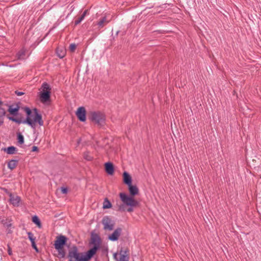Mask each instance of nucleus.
<instances>
[{
    "instance_id": "f257e3e1",
    "label": "nucleus",
    "mask_w": 261,
    "mask_h": 261,
    "mask_svg": "<svg viewBox=\"0 0 261 261\" xmlns=\"http://www.w3.org/2000/svg\"><path fill=\"white\" fill-rule=\"evenodd\" d=\"M101 242L99 235L92 232L89 243V246L92 245V247L85 253V255H81L82 253L79 252L77 247L73 246L71 249L69 250L67 255L69 261H90L100 249Z\"/></svg>"
},
{
    "instance_id": "f03ea898",
    "label": "nucleus",
    "mask_w": 261,
    "mask_h": 261,
    "mask_svg": "<svg viewBox=\"0 0 261 261\" xmlns=\"http://www.w3.org/2000/svg\"><path fill=\"white\" fill-rule=\"evenodd\" d=\"M128 189L129 195L124 193H120L119 197L123 202L122 204L118 205V211L120 212L127 211L132 212L134 211V208L137 207L139 205V202L135 199L134 197L139 194V189L136 185H133L132 184L128 186Z\"/></svg>"
},
{
    "instance_id": "7ed1b4c3",
    "label": "nucleus",
    "mask_w": 261,
    "mask_h": 261,
    "mask_svg": "<svg viewBox=\"0 0 261 261\" xmlns=\"http://www.w3.org/2000/svg\"><path fill=\"white\" fill-rule=\"evenodd\" d=\"M21 109L26 113L27 117L25 119H23V117L15 118L14 117H8L9 119L18 124H27L32 128L35 127L36 123H38L40 126L43 125L44 122L42 118V115L38 113L37 108L33 109L34 114L29 107H22Z\"/></svg>"
},
{
    "instance_id": "20e7f679",
    "label": "nucleus",
    "mask_w": 261,
    "mask_h": 261,
    "mask_svg": "<svg viewBox=\"0 0 261 261\" xmlns=\"http://www.w3.org/2000/svg\"><path fill=\"white\" fill-rule=\"evenodd\" d=\"M88 119L99 128L103 127L106 124V115L99 111L89 112Z\"/></svg>"
},
{
    "instance_id": "39448f33",
    "label": "nucleus",
    "mask_w": 261,
    "mask_h": 261,
    "mask_svg": "<svg viewBox=\"0 0 261 261\" xmlns=\"http://www.w3.org/2000/svg\"><path fill=\"white\" fill-rule=\"evenodd\" d=\"M42 90L39 92V99L42 103H47L50 102L51 88L49 85L46 82H44L41 87Z\"/></svg>"
},
{
    "instance_id": "423d86ee",
    "label": "nucleus",
    "mask_w": 261,
    "mask_h": 261,
    "mask_svg": "<svg viewBox=\"0 0 261 261\" xmlns=\"http://www.w3.org/2000/svg\"><path fill=\"white\" fill-rule=\"evenodd\" d=\"M67 241V238L66 236L63 235L57 236L54 243L55 248L63 247L66 245Z\"/></svg>"
},
{
    "instance_id": "0eeeda50",
    "label": "nucleus",
    "mask_w": 261,
    "mask_h": 261,
    "mask_svg": "<svg viewBox=\"0 0 261 261\" xmlns=\"http://www.w3.org/2000/svg\"><path fill=\"white\" fill-rule=\"evenodd\" d=\"M102 223L103 225L105 230H112L114 228V223H112V219L108 216H105L103 218Z\"/></svg>"
},
{
    "instance_id": "6e6552de",
    "label": "nucleus",
    "mask_w": 261,
    "mask_h": 261,
    "mask_svg": "<svg viewBox=\"0 0 261 261\" xmlns=\"http://www.w3.org/2000/svg\"><path fill=\"white\" fill-rule=\"evenodd\" d=\"M75 114L80 121L85 122L86 120V111L84 107H79Z\"/></svg>"
},
{
    "instance_id": "1a4fd4ad",
    "label": "nucleus",
    "mask_w": 261,
    "mask_h": 261,
    "mask_svg": "<svg viewBox=\"0 0 261 261\" xmlns=\"http://www.w3.org/2000/svg\"><path fill=\"white\" fill-rule=\"evenodd\" d=\"M20 103H14L11 105H9L8 111L9 113L13 116H17L19 115L18 111L20 109L19 106Z\"/></svg>"
},
{
    "instance_id": "9d476101",
    "label": "nucleus",
    "mask_w": 261,
    "mask_h": 261,
    "mask_svg": "<svg viewBox=\"0 0 261 261\" xmlns=\"http://www.w3.org/2000/svg\"><path fill=\"white\" fill-rule=\"evenodd\" d=\"M121 232L122 229L120 227L116 228L114 231L109 236V239L112 241L118 240Z\"/></svg>"
},
{
    "instance_id": "9b49d317",
    "label": "nucleus",
    "mask_w": 261,
    "mask_h": 261,
    "mask_svg": "<svg viewBox=\"0 0 261 261\" xmlns=\"http://www.w3.org/2000/svg\"><path fill=\"white\" fill-rule=\"evenodd\" d=\"M105 169L109 175H113L114 173V166L112 163L107 162L105 164Z\"/></svg>"
},
{
    "instance_id": "f8f14e48",
    "label": "nucleus",
    "mask_w": 261,
    "mask_h": 261,
    "mask_svg": "<svg viewBox=\"0 0 261 261\" xmlns=\"http://www.w3.org/2000/svg\"><path fill=\"white\" fill-rule=\"evenodd\" d=\"M123 182L126 185L129 186L132 184V178L130 174L126 171H124L122 175Z\"/></svg>"
},
{
    "instance_id": "ddd939ff",
    "label": "nucleus",
    "mask_w": 261,
    "mask_h": 261,
    "mask_svg": "<svg viewBox=\"0 0 261 261\" xmlns=\"http://www.w3.org/2000/svg\"><path fill=\"white\" fill-rule=\"evenodd\" d=\"M10 203L14 206H18L20 204V202L21 200L20 197L16 196H14L13 194L12 195V197H10Z\"/></svg>"
},
{
    "instance_id": "4468645a",
    "label": "nucleus",
    "mask_w": 261,
    "mask_h": 261,
    "mask_svg": "<svg viewBox=\"0 0 261 261\" xmlns=\"http://www.w3.org/2000/svg\"><path fill=\"white\" fill-rule=\"evenodd\" d=\"M109 22L110 20L107 19L106 16H105L99 19V20L97 22L96 25L98 26L99 29H101L106 25Z\"/></svg>"
},
{
    "instance_id": "2eb2a0df",
    "label": "nucleus",
    "mask_w": 261,
    "mask_h": 261,
    "mask_svg": "<svg viewBox=\"0 0 261 261\" xmlns=\"http://www.w3.org/2000/svg\"><path fill=\"white\" fill-rule=\"evenodd\" d=\"M12 220L9 218H3L1 219V222L3 226L7 229H9L12 226Z\"/></svg>"
},
{
    "instance_id": "dca6fc26",
    "label": "nucleus",
    "mask_w": 261,
    "mask_h": 261,
    "mask_svg": "<svg viewBox=\"0 0 261 261\" xmlns=\"http://www.w3.org/2000/svg\"><path fill=\"white\" fill-rule=\"evenodd\" d=\"M18 162V159L10 160L8 163V167L11 170L14 169L17 167Z\"/></svg>"
},
{
    "instance_id": "f3484780",
    "label": "nucleus",
    "mask_w": 261,
    "mask_h": 261,
    "mask_svg": "<svg viewBox=\"0 0 261 261\" xmlns=\"http://www.w3.org/2000/svg\"><path fill=\"white\" fill-rule=\"evenodd\" d=\"M58 252V255L57 256L59 258H63L66 255V251L63 247L55 248Z\"/></svg>"
},
{
    "instance_id": "a211bd4d",
    "label": "nucleus",
    "mask_w": 261,
    "mask_h": 261,
    "mask_svg": "<svg viewBox=\"0 0 261 261\" xmlns=\"http://www.w3.org/2000/svg\"><path fill=\"white\" fill-rule=\"evenodd\" d=\"M4 150L6 151L9 154H13L16 153L17 149L13 146H9L7 148H5Z\"/></svg>"
},
{
    "instance_id": "6ab92c4d",
    "label": "nucleus",
    "mask_w": 261,
    "mask_h": 261,
    "mask_svg": "<svg viewBox=\"0 0 261 261\" xmlns=\"http://www.w3.org/2000/svg\"><path fill=\"white\" fill-rule=\"evenodd\" d=\"M56 53L57 56L61 59L64 58L66 54L65 50L60 47H57L56 49Z\"/></svg>"
},
{
    "instance_id": "aec40b11",
    "label": "nucleus",
    "mask_w": 261,
    "mask_h": 261,
    "mask_svg": "<svg viewBox=\"0 0 261 261\" xmlns=\"http://www.w3.org/2000/svg\"><path fill=\"white\" fill-rule=\"evenodd\" d=\"M32 222L34 223H35L39 228H41V227H42L41 222L38 216H37L36 215L32 217Z\"/></svg>"
},
{
    "instance_id": "412c9836",
    "label": "nucleus",
    "mask_w": 261,
    "mask_h": 261,
    "mask_svg": "<svg viewBox=\"0 0 261 261\" xmlns=\"http://www.w3.org/2000/svg\"><path fill=\"white\" fill-rule=\"evenodd\" d=\"M3 101L1 100L0 99V117L4 118V117L5 116L6 112L5 109L2 107V106L3 105Z\"/></svg>"
},
{
    "instance_id": "4be33fe9",
    "label": "nucleus",
    "mask_w": 261,
    "mask_h": 261,
    "mask_svg": "<svg viewBox=\"0 0 261 261\" xmlns=\"http://www.w3.org/2000/svg\"><path fill=\"white\" fill-rule=\"evenodd\" d=\"M112 207V204L111 202L107 198L105 199L103 205V208L105 209L110 208Z\"/></svg>"
},
{
    "instance_id": "5701e85b",
    "label": "nucleus",
    "mask_w": 261,
    "mask_h": 261,
    "mask_svg": "<svg viewBox=\"0 0 261 261\" xmlns=\"http://www.w3.org/2000/svg\"><path fill=\"white\" fill-rule=\"evenodd\" d=\"M83 157L88 161H91L93 160V157L90 154V153L88 151H86L84 153Z\"/></svg>"
},
{
    "instance_id": "b1692460",
    "label": "nucleus",
    "mask_w": 261,
    "mask_h": 261,
    "mask_svg": "<svg viewBox=\"0 0 261 261\" xmlns=\"http://www.w3.org/2000/svg\"><path fill=\"white\" fill-rule=\"evenodd\" d=\"M128 252V250L127 249L124 251V254L121 255L119 261H128V257H127L126 255H125Z\"/></svg>"
},
{
    "instance_id": "393cba45",
    "label": "nucleus",
    "mask_w": 261,
    "mask_h": 261,
    "mask_svg": "<svg viewBox=\"0 0 261 261\" xmlns=\"http://www.w3.org/2000/svg\"><path fill=\"white\" fill-rule=\"evenodd\" d=\"M18 142L20 144H22L24 143V138L22 135L20 133H17V134Z\"/></svg>"
},
{
    "instance_id": "a878e982",
    "label": "nucleus",
    "mask_w": 261,
    "mask_h": 261,
    "mask_svg": "<svg viewBox=\"0 0 261 261\" xmlns=\"http://www.w3.org/2000/svg\"><path fill=\"white\" fill-rule=\"evenodd\" d=\"M28 238L30 240L31 243L35 242V238L34 237L33 233L31 232H28Z\"/></svg>"
},
{
    "instance_id": "bb28decb",
    "label": "nucleus",
    "mask_w": 261,
    "mask_h": 261,
    "mask_svg": "<svg viewBox=\"0 0 261 261\" xmlns=\"http://www.w3.org/2000/svg\"><path fill=\"white\" fill-rule=\"evenodd\" d=\"M17 55L19 59H22L24 58V56H25V53L23 50H20L17 53Z\"/></svg>"
},
{
    "instance_id": "cd10ccee",
    "label": "nucleus",
    "mask_w": 261,
    "mask_h": 261,
    "mask_svg": "<svg viewBox=\"0 0 261 261\" xmlns=\"http://www.w3.org/2000/svg\"><path fill=\"white\" fill-rule=\"evenodd\" d=\"M1 189L5 193L8 194L9 197H12V195L13 194L11 192H10L7 189L4 187H1Z\"/></svg>"
},
{
    "instance_id": "c85d7f7f",
    "label": "nucleus",
    "mask_w": 261,
    "mask_h": 261,
    "mask_svg": "<svg viewBox=\"0 0 261 261\" xmlns=\"http://www.w3.org/2000/svg\"><path fill=\"white\" fill-rule=\"evenodd\" d=\"M84 18L82 15L79 17L77 19H76L74 21V24L77 25L81 23V22L82 21V20Z\"/></svg>"
},
{
    "instance_id": "c756f323",
    "label": "nucleus",
    "mask_w": 261,
    "mask_h": 261,
    "mask_svg": "<svg viewBox=\"0 0 261 261\" xmlns=\"http://www.w3.org/2000/svg\"><path fill=\"white\" fill-rule=\"evenodd\" d=\"M76 48V44H75L74 43L71 44L69 46V50L71 52H74L75 51Z\"/></svg>"
},
{
    "instance_id": "7c9ffc66",
    "label": "nucleus",
    "mask_w": 261,
    "mask_h": 261,
    "mask_svg": "<svg viewBox=\"0 0 261 261\" xmlns=\"http://www.w3.org/2000/svg\"><path fill=\"white\" fill-rule=\"evenodd\" d=\"M32 244V247L33 249H34L36 252H38V248L36 245V243H35V242H33V243H31Z\"/></svg>"
},
{
    "instance_id": "2f4dec72",
    "label": "nucleus",
    "mask_w": 261,
    "mask_h": 261,
    "mask_svg": "<svg viewBox=\"0 0 261 261\" xmlns=\"http://www.w3.org/2000/svg\"><path fill=\"white\" fill-rule=\"evenodd\" d=\"M61 192L63 194H66L68 192V189L67 188L62 187L61 188Z\"/></svg>"
},
{
    "instance_id": "473e14b6",
    "label": "nucleus",
    "mask_w": 261,
    "mask_h": 261,
    "mask_svg": "<svg viewBox=\"0 0 261 261\" xmlns=\"http://www.w3.org/2000/svg\"><path fill=\"white\" fill-rule=\"evenodd\" d=\"M8 253L9 255H12V249L9 245H8Z\"/></svg>"
},
{
    "instance_id": "72a5a7b5",
    "label": "nucleus",
    "mask_w": 261,
    "mask_h": 261,
    "mask_svg": "<svg viewBox=\"0 0 261 261\" xmlns=\"http://www.w3.org/2000/svg\"><path fill=\"white\" fill-rule=\"evenodd\" d=\"M39 151V148L37 146H33L32 148V152H35V151Z\"/></svg>"
},
{
    "instance_id": "f704fd0d",
    "label": "nucleus",
    "mask_w": 261,
    "mask_h": 261,
    "mask_svg": "<svg viewBox=\"0 0 261 261\" xmlns=\"http://www.w3.org/2000/svg\"><path fill=\"white\" fill-rule=\"evenodd\" d=\"M15 93L17 95V96H21L22 95H23L24 94V92H20V91H18V90H16L15 91Z\"/></svg>"
},
{
    "instance_id": "c9c22d12",
    "label": "nucleus",
    "mask_w": 261,
    "mask_h": 261,
    "mask_svg": "<svg viewBox=\"0 0 261 261\" xmlns=\"http://www.w3.org/2000/svg\"><path fill=\"white\" fill-rule=\"evenodd\" d=\"M88 12V10H85L84 12L83 13V14H82V16L85 18V16L86 15V14H87Z\"/></svg>"
},
{
    "instance_id": "e433bc0d",
    "label": "nucleus",
    "mask_w": 261,
    "mask_h": 261,
    "mask_svg": "<svg viewBox=\"0 0 261 261\" xmlns=\"http://www.w3.org/2000/svg\"><path fill=\"white\" fill-rule=\"evenodd\" d=\"M3 119L4 118L0 117V126L4 123Z\"/></svg>"
},
{
    "instance_id": "4c0bfd02",
    "label": "nucleus",
    "mask_w": 261,
    "mask_h": 261,
    "mask_svg": "<svg viewBox=\"0 0 261 261\" xmlns=\"http://www.w3.org/2000/svg\"><path fill=\"white\" fill-rule=\"evenodd\" d=\"M12 232V230H11L10 229H9L8 231V233H11Z\"/></svg>"
},
{
    "instance_id": "58836bf2",
    "label": "nucleus",
    "mask_w": 261,
    "mask_h": 261,
    "mask_svg": "<svg viewBox=\"0 0 261 261\" xmlns=\"http://www.w3.org/2000/svg\"><path fill=\"white\" fill-rule=\"evenodd\" d=\"M18 116V117L17 118H20V117H22L21 115L19 114Z\"/></svg>"
}]
</instances>
